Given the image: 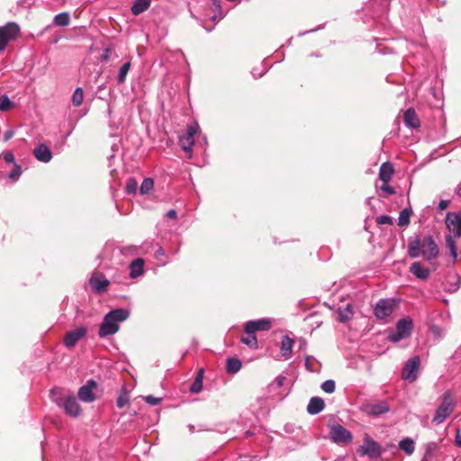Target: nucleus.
<instances>
[{"mask_svg":"<svg viewBox=\"0 0 461 461\" xmlns=\"http://www.w3.org/2000/svg\"><path fill=\"white\" fill-rule=\"evenodd\" d=\"M408 254L412 258L421 256L425 260H431L438 256V247L431 236L415 239L409 243Z\"/></svg>","mask_w":461,"mask_h":461,"instance_id":"nucleus-1","label":"nucleus"},{"mask_svg":"<svg viewBox=\"0 0 461 461\" xmlns=\"http://www.w3.org/2000/svg\"><path fill=\"white\" fill-rule=\"evenodd\" d=\"M129 317V312L125 309L119 308L106 313L99 327L98 336L106 338L115 334L120 329V323L126 321Z\"/></svg>","mask_w":461,"mask_h":461,"instance_id":"nucleus-2","label":"nucleus"},{"mask_svg":"<svg viewBox=\"0 0 461 461\" xmlns=\"http://www.w3.org/2000/svg\"><path fill=\"white\" fill-rule=\"evenodd\" d=\"M446 226L449 234L446 236V245L451 256L456 258V240L461 237V212H447Z\"/></svg>","mask_w":461,"mask_h":461,"instance_id":"nucleus-3","label":"nucleus"},{"mask_svg":"<svg viewBox=\"0 0 461 461\" xmlns=\"http://www.w3.org/2000/svg\"><path fill=\"white\" fill-rule=\"evenodd\" d=\"M52 400L70 417L77 418L81 414V407L74 394L56 396V389L50 392Z\"/></svg>","mask_w":461,"mask_h":461,"instance_id":"nucleus-4","label":"nucleus"},{"mask_svg":"<svg viewBox=\"0 0 461 461\" xmlns=\"http://www.w3.org/2000/svg\"><path fill=\"white\" fill-rule=\"evenodd\" d=\"M455 404V399L451 392L447 391L444 393L442 402L436 410L435 415L433 417V422L436 424L444 422L446 419L448 418L453 412Z\"/></svg>","mask_w":461,"mask_h":461,"instance_id":"nucleus-5","label":"nucleus"},{"mask_svg":"<svg viewBox=\"0 0 461 461\" xmlns=\"http://www.w3.org/2000/svg\"><path fill=\"white\" fill-rule=\"evenodd\" d=\"M413 329V322L411 318L406 317L396 322L395 331L388 335V339L392 342H399L400 340L410 337Z\"/></svg>","mask_w":461,"mask_h":461,"instance_id":"nucleus-6","label":"nucleus"},{"mask_svg":"<svg viewBox=\"0 0 461 461\" xmlns=\"http://www.w3.org/2000/svg\"><path fill=\"white\" fill-rule=\"evenodd\" d=\"M357 453L360 456H366L370 459L377 458L382 454L381 446L374 440L369 435L366 434L364 437V443L357 448Z\"/></svg>","mask_w":461,"mask_h":461,"instance_id":"nucleus-7","label":"nucleus"},{"mask_svg":"<svg viewBox=\"0 0 461 461\" xmlns=\"http://www.w3.org/2000/svg\"><path fill=\"white\" fill-rule=\"evenodd\" d=\"M20 28L15 23H8L0 27V50H4L7 44L17 38Z\"/></svg>","mask_w":461,"mask_h":461,"instance_id":"nucleus-8","label":"nucleus"},{"mask_svg":"<svg viewBox=\"0 0 461 461\" xmlns=\"http://www.w3.org/2000/svg\"><path fill=\"white\" fill-rule=\"evenodd\" d=\"M395 306V301L393 299H380L374 308V314L376 319L386 321L393 312Z\"/></svg>","mask_w":461,"mask_h":461,"instance_id":"nucleus-9","label":"nucleus"},{"mask_svg":"<svg viewBox=\"0 0 461 461\" xmlns=\"http://www.w3.org/2000/svg\"><path fill=\"white\" fill-rule=\"evenodd\" d=\"M420 364V359L418 356L407 360L402 371V378L406 381L414 382L417 379V373Z\"/></svg>","mask_w":461,"mask_h":461,"instance_id":"nucleus-10","label":"nucleus"},{"mask_svg":"<svg viewBox=\"0 0 461 461\" xmlns=\"http://www.w3.org/2000/svg\"><path fill=\"white\" fill-rule=\"evenodd\" d=\"M330 438L333 442L339 443H349L352 441V434L349 430L345 429L341 425H333L330 428Z\"/></svg>","mask_w":461,"mask_h":461,"instance_id":"nucleus-11","label":"nucleus"},{"mask_svg":"<svg viewBox=\"0 0 461 461\" xmlns=\"http://www.w3.org/2000/svg\"><path fill=\"white\" fill-rule=\"evenodd\" d=\"M362 411L369 416L377 417L387 413L390 411V407L386 402L381 401L378 402L366 403L363 405Z\"/></svg>","mask_w":461,"mask_h":461,"instance_id":"nucleus-12","label":"nucleus"},{"mask_svg":"<svg viewBox=\"0 0 461 461\" xmlns=\"http://www.w3.org/2000/svg\"><path fill=\"white\" fill-rule=\"evenodd\" d=\"M97 386V384L95 381L90 379L86 382V384L81 386L78 390V397L81 401L85 402H92L95 401V396L93 392L94 389H95Z\"/></svg>","mask_w":461,"mask_h":461,"instance_id":"nucleus-13","label":"nucleus"},{"mask_svg":"<svg viewBox=\"0 0 461 461\" xmlns=\"http://www.w3.org/2000/svg\"><path fill=\"white\" fill-rule=\"evenodd\" d=\"M86 334V329L84 327L77 328L76 330L67 332L64 338V345L67 348L74 347L79 339L85 337Z\"/></svg>","mask_w":461,"mask_h":461,"instance_id":"nucleus-14","label":"nucleus"},{"mask_svg":"<svg viewBox=\"0 0 461 461\" xmlns=\"http://www.w3.org/2000/svg\"><path fill=\"white\" fill-rule=\"evenodd\" d=\"M271 328V321L268 319L249 321L245 324L246 333H255L258 330H268Z\"/></svg>","mask_w":461,"mask_h":461,"instance_id":"nucleus-15","label":"nucleus"},{"mask_svg":"<svg viewBox=\"0 0 461 461\" xmlns=\"http://www.w3.org/2000/svg\"><path fill=\"white\" fill-rule=\"evenodd\" d=\"M89 283L92 289L96 293L104 292L109 285V281L105 277L97 275L92 276Z\"/></svg>","mask_w":461,"mask_h":461,"instance_id":"nucleus-16","label":"nucleus"},{"mask_svg":"<svg viewBox=\"0 0 461 461\" xmlns=\"http://www.w3.org/2000/svg\"><path fill=\"white\" fill-rule=\"evenodd\" d=\"M33 154L39 161H41L44 163L50 161V159L52 158V154H51L50 149L45 144L38 145L34 149Z\"/></svg>","mask_w":461,"mask_h":461,"instance_id":"nucleus-17","label":"nucleus"},{"mask_svg":"<svg viewBox=\"0 0 461 461\" xmlns=\"http://www.w3.org/2000/svg\"><path fill=\"white\" fill-rule=\"evenodd\" d=\"M410 272L420 280H426L429 276V270L420 262L412 263L410 267Z\"/></svg>","mask_w":461,"mask_h":461,"instance_id":"nucleus-18","label":"nucleus"},{"mask_svg":"<svg viewBox=\"0 0 461 461\" xmlns=\"http://www.w3.org/2000/svg\"><path fill=\"white\" fill-rule=\"evenodd\" d=\"M403 121L405 125L410 128L415 129L420 127V120L418 119L413 108H409L405 111L403 114Z\"/></svg>","mask_w":461,"mask_h":461,"instance_id":"nucleus-19","label":"nucleus"},{"mask_svg":"<svg viewBox=\"0 0 461 461\" xmlns=\"http://www.w3.org/2000/svg\"><path fill=\"white\" fill-rule=\"evenodd\" d=\"M325 407L324 401L320 397H312L307 406V411L312 415L320 413Z\"/></svg>","mask_w":461,"mask_h":461,"instance_id":"nucleus-20","label":"nucleus"},{"mask_svg":"<svg viewBox=\"0 0 461 461\" xmlns=\"http://www.w3.org/2000/svg\"><path fill=\"white\" fill-rule=\"evenodd\" d=\"M294 345V339L288 336H284L281 340L280 349L282 356L288 359L292 355V348Z\"/></svg>","mask_w":461,"mask_h":461,"instance_id":"nucleus-21","label":"nucleus"},{"mask_svg":"<svg viewBox=\"0 0 461 461\" xmlns=\"http://www.w3.org/2000/svg\"><path fill=\"white\" fill-rule=\"evenodd\" d=\"M393 174V167L389 162H384L382 164L379 169V178L384 182L388 183Z\"/></svg>","mask_w":461,"mask_h":461,"instance_id":"nucleus-22","label":"nucleus"},{"mask_svg":"<svg viewBox=\"0 0 461 461\" xmlns=\"http://www.w3.org/2000/svg\"><path fill=\"white\" fill-rule=\"evenodd\" d=\"M144 260L142 258H137L133 260L130 265V276L136 278L143 273Z\"/></svg>","mask_w":461,"mask_h":461,"instance_id":"nucleus-23","label":"nucleus"},{"mask_svg":"<svg viewBox=\"0 0 461 461\" xmlns=\"http://www.w3.org/2000/svg\"><path fill=\"white\" fill-rule=\"evenodd\" d=\"M149 5L150 0H135L131 6V12L134 15H139L146 11Z\"/></svg>","mask_w":461,"mask_h":461,"instance_id":"nucleus-24","label":"nucleus"},{"mask_svg":"<svg viewBox=\"0 0 461 461\" xmlns=\"http://www.w3.org/2000/svg\"><path fill=\"white\" fill-rule=\"evenodd\" d=\"M338 314L339 320L341 322H346L350 320L354 315L351 304L348 303L345 307L339 308Z\"/></svg>","mask_w":461,"mask_h":461,"instance_id":"nucleus-25","label":"nucleus"},{"mask_svg":"<svg viewBox=\"0 0 461 461\" xmlns=\"http://www.w3.org/2000/svg\"><path fill=\"white\" fill-rule=\"evenodd\" d=\"M399 447L410 456L414 452L415 443L411 438H406L399 442Z\"/></svg>","mask_w":461,"mask_h":461,"instance_id":"nucleus-26","label":"nucleus"},{"mask_svg":"<svg viewBox=\"0 0 461 461\" xmlns=\"http://www.w3.org/2000/svg\"><path fill=\"white\" fill-rule=\"evenodd\" d=\"M241 368V362L238 358L230 357L227 360L226 370L228 373L235 374Z\"/></svg>","mask_w":461,"mask_h":461,"instance_id":"nucleus-27","label":"nucleus"},{"mask_svg":"<svg viewBox=\"0 0 461 461\" xmlns=\"http://www.w3.org/2000/svg\"><path fill=\"white\" fill-rule=\"evenodd\" d=\"M247 336H244L241 338V342L247 346H249L250 348H258V339L255 335V333H246Z\"/></svg>","mask_w":461,"mask_h":461,"instance_id":"nucleus-28","label":"nucleus"},{"mask_svg":"<svg viewBox=\"0 0 461 461\" xmlns=\"http://www.w3.org/2000/svg\"><path fill=\"white\" fill-rule=\"evenodd\" d=\"M69 14L68 13H60L54 17V23L57 26H67L69 23Z\"/></svg>","mask_w":461,"mask_h":461,"instance_id":"nucleus-29","label":"nucleus"},{"mask_svg":"<svg viewBox=\"0 0 461 461\" xmlns=\"http://www.w3.org/2000/svg\"><path fill=\"white\" fill-rule=\"evenodd\" d=\"M14 106V103L6 95L0 96V111L6 112Z\"/></svg>","mask_w":461,"mask_h":461,"instance_id":"nucleus-30","label":"nucleus"},{"mask_svg":"<svg viewBox=\"0 0 461 461\" xmlns=\"http://www.w3.org/2000/svg\"><path fill=\"white\" fill-rule=\"evenodd\" d=\"M194 140L190 136L185 135V137H182L180 139L181 148L186 152H192V147L194 146Z\"/></svg>","mask_w":461,"mask_h":461,"instance_id":"nucleus-31","label":"nucleus"},{"mask_svg":"<svg viewBox=\"0 0 461 461\" xmlns=\"http://www.w3.org/2000/svg\"><path fill=\"white\" fill-rule=\"evenodd\" d=\"M130 68H131L130 61L126 62L125 64H123L121 67L119 73H118V77H117L118 84H123L125 82L127 74L130 70Z\"/></svg>","mask_w":461,"mask_h":461,"instance_id":"nucleus-32","label":"nucleus"},{"mask_svg":"<svg viewBox=\"0 0 461 461\" xmlns=\"http://www.w3.org/2000/svg\"><path fill=\"white\" fill-rule=\"evenodd\" d=\"M84 100V92L81 87L76 88L72 95V104L74 106H80Z\"/></svg>","mask_w":461,"mask_h":461,"instance_id":"nucleus-33","label":"nucleus"},{"mask_svg":"<svg viewBox=\"0 0 461 461\" xmlns=\"http://www.w3.org/2000/svg\"><path fill=\"white\" fill-rule=\"evenodd\" d=\"M153 185L154 182L152 178H145L140 185V192L142 194H148L153 188Z\"/></svg>","mask_w":461,"mask_h":461,"instance_id":"nucleus-34","label":"nucleus"},{"mask_svg":"<svg viewBox=\"0 0 461 461\" xmlns=\"http://www.w3.org/2000/svg\"><path fill=\"white\" fill-rule=\"evenodd\" d=\"M410 223V211L408 209H404L401 212L400 216L398 218V225L399 226H406Z\"/></svg>","mask_w":461,"mask_h":461,"instance_id":"nucleus-35","label":"nucleus"},{"mask_svg":"<svg viewBox=\"0 0 461 461\" xmlns=\"http://www.w3.org/2000/svg\"><path fill=\"white\" fill-rule=\"evenodd\" d=\"M212 8H213L212 11L214 12V15L212 17V20L216 21L218 15H219V18L221 19L223 15L221 14V7L220 1L212 0Z\"/></svg>","mask_w":461,"mask_h":461,"instance_id":"nucleus-36","label":"nucleus"},{"mask_svg":"<svg viewBox=\"0 0 461 461\" xmlns=\"http://www.w3.org/2000/svg\"><path fill=\"white\" fill-rule=\"evenodd\" d=\"M321 389L327 393H332L335 391L336 384L334 380H326L321 384Z\"/></svg>","mask_w":461,"mask_h":461,"instance_id":"nucleus-37","label":"nucleus"},{"mask_svg":"<svg viewBox=\"0 0 461 461\" xmlns=\"http://www.w3.org/2000/svg\"><path fill=\"white\" fill-rule=\"evenodd\" d=\"M203 389V381L200 378H195L193 384H191L189 390L193 393H198Z\"/></svg>","mask_w":461,"mask_h":461,"instance_id":"nucleus-38","label":"nucleus"},{"mask_svg":"<svg viewBox=\"0 0 461 461\" xmlns=\"http://www.w3.org/2000/svg\"><path fill=\"white\" fill-rule=\"evenodd\" d=\"M138 183L134 178H130L126 183V192L128 194H135L137 190Z\"/></svg>","mask_w":461,"mask_h":461,"instance_id":"nucleus-39","label":"nucleus"},{"mask_svg":"<svg viewBox=\"0 0 461 461\" xmlns=\"http://www.w3.org/2000/svg\"><path fill=\"white\" fill-rule=\"evenodd\" d=\"M138 251V249L136 246H125L121 249V252L124 256L128 255H136Z\"/></svg>","mask_w":461,"mask_h":461,"instance_id":"nucleus-40","label":"nucleus"},{"mask_svg":"<svg viewBox=\"0 0 461 461\" xmlns=\"http://www.w3.org/2000/svg\"><path fill=\"white\" fill-rule=\"evenodd\" d=\"M21 174H22L21 167L18 164L14 163V170H12L10 172L9 178H11L13 180H16L21 176Z\"/></svg>","mask_w":461,"mask_h":461,"instance_id":"nucleus-41","label":"nucleus"},{"mask_svg":"<svg viewBox=\"0 0 461 461\" xmlns=\"http://www.w3.org/2000/svg\"><path fill=\"white\" fill-rule=\"evenodd\" d=\"M144 400L148 404L155 406L161 402L162 398L148 395L144 398Z\"/></svg>","mask_w":461,"mask_h":461,"instance_id":"nucleus-42","label":"nucleus"},{"mask_svg":"<svg viewBox=\"0 0 461 461\" xmlns=\"http://www.w3.org/2000/svg\"><path fill=\"white\" fill-rule=\"evenodd\" d=\"M197 130H198V124L196 122L190 124L187 127L186 135L194 138L197 132Z\"/></svg>","mask_w":461,"mask_h":461,"instance_id":"nucleus-43","label":"nucleus"},{"mask_svg":"<svg viewBox=\"0 0 461 461\" xmlns=\"http://www.w3.org/2000/svg\"><path fill=\"white\" fill-rule=\"evenodd\" d=\"M3 158L5 159V162L7 163H12L14 165L15 163V158H14V156L12 152L10 151H7V152H5L3 154Z\"/></svg>","mask_w":461,"mask_h":461,"instance_id":"nucleus-44","label":"nucleus"},{"mask_svg":"<svg viewBox=\"0 0 461 461\" xmlns=\"http://www.w3.org/2000/svg\"><path fill=\"white\" fill-rule=\"evenodd\" d=\"M376 221L378 224H391L392 223L391 218L386 215L378 217Z\"/></svg>","mask_w":461,"mask_h":461,"instance_id":"nucleus-45","label":"nucleus"},{"mask_svg":"<svg viewBox=\"0 0 461 461\" xmlns=\"http://www.w3.org/2000/svg\"><path fill=\"white\" fill-rule=\"evenodd\" d=\"M381 190L387 193L388 194H394V189L393 187H391L388 183H384L381 185Z\"/></svg>","mask_w":461,"mask_h":461,"instance_id":"nucleus-46","label":"nucleus"},{"mask_svg":"<svg viewBox=\"0 0 461 461\" xmlns=\"http://www.w3.org/2000/svg\"><path fill=\"white\" fill-rule=\"evenodd\" d=\"M127 402H128L127 398L125 396L121 395L118 397V399L116 401V404H117L118 408H123L126 405Z\"/></svg>","mask_w":461,"mask_h":461,"instance_id":"nucleus-47","label":"nucleus"},{"mask_svg":"<svg viewBox=\"0 0 461 461\" xmlns=\"http://www.w3.org/2000/svg\"><path fill=\"white\" fill-rule=\"evenodd\" d=\"M285 377L283 376V375H278L276 379H275V384H276L277 387H282L285 384Z\"/></svg>","mask_w":461,"mask_h":461,"instance_id":"nucleus-48","label":"nucleus"},{"mask_svg":"<svg viewBox=\"0 0 461 461\" xmlns=\"http://www.w3.org/2000/svg\"><path fill=\"white\" fill-rule=\"evenodd\" d=\"M14 134V131L13 130L6 131L4 134V140L8 141L9 140H11L13 138Z\"/></svg>","mask_w":461,"mask_h":461,"instance_id":"nucleus-49","label":"nucleus"},{"mask_svg":"<svg viewBox=\"0 0 461 461\" xmlns=\"http://www.w3.org/2000/svg\"><path fill=\"white\" fill-rule=\"evenodd\" d=\"M455 443L456 446L461 447V431L459 429H456V431Z\"/></svg>","mask_w":461,"mask_h":461,"instance_id":"nucleus-50","label":"nucleus"},{"mask_svg":"<svg viewBox=\"0 0 461 461\" xmlns=\"http://www.w3.org/2000/svg\"><path fill=\"white\" fill-rule=\"evenodd\" d=\"M448 204H449L448 201L441 200L438 203V209L443 211L448 207Z\"/></svg>","mask_w":461,"mask_h":461,"instance_id":"nucleus-51","label":"nucleus"},{"mask_svg":"<svg viewBox=\"0 0 461 461\" xmlns=\"http://www.w3.org/2000/svg\"><path fill=\"white\" fill-rule=\"evenodd\" d=\"M167 217L170 219H176V211L174 209L169 210L167 212Z\"/></svg>","mask_w":461,"mask_h":461,"instance_id":"nucleus-52","label":"nucleus"},{"mask_svg":"<svg viewBox=\"0 0 461 461\" xmlns=\"http://www.w3.org/2000/svg\"><path fill=\"white\" fill-rule=\"evenodd\" d=\"M195 378H200V380L203 381V368H201L198 371Z\"/></svg>","mask_w":461,"mask_h":461,"instance_id":"nucleus-53","label":"nucleus"},{"mask_svg":"<svg viewBox=\"0 0 461 461\" xmlns=\"http://www.w3.org/2000/svg\"><path fill=\"white\" fill-rule=\"evenodd\" d=\"M456 192L457 195L461 196V184L458 185Z\"/></svg>","mask_w":461,"mask_h":461,"instance_id":"nucleus-54","label":"nucleus"},{"mask_svg":"<svg viewBox=\"0 0 461 461\" xmlns=\"http://www.w3.org/2000/svg\"><path fill=\"white\" fill-rule=\"evenodd\" d=\"M308 361H309V357H306V359H305V366H306V367H307L309 370H311V368H310V364H308Z\"/></svg>","mask_w":461,"mask_h":461,"instance_id":"nucleus-55","label":"nucleus"},{"mask_svg":"<svg viewBox=\"0 0 461 461\" xmlns=\"http://www.w3.org/2000/svg\"><path fill=\"white\" fill-rule=\"evenodd\" d=\"M459 282H460L459 277H457V283L456 284V287L451 290L452 292L456 291V289L458 288Z\"/></svg>","mask_w":461,"mask_h":461,"instance_id":"nucleus-56","label":"nucleus"},{"mask_svg":"<svg viewBox=\"0 0 461 461\" xmlns=\"http://www.w3.org/2000/svg\"><path fill=\"white\" fill-rule=\"evenodd\" d=\"M251 435H252V433L250 431L246 432V437H250Z\"/></svg>","mask_w":461,"mask_h":461,"instance_id":"nucleus-57","label":"nucleus"},{"mask_svg":"<svg viewBox=\"0 0 461 461\" xmlns=\"http://www.w3.org/2000/svg\"><path fill=\"white\" fill-rule=\"evenodd\" d=\"M189 429L193 430L194 429V426L193 425H189Z\"/></svg>","mask_w":461,"mask_h":461,"instance_id":"nucleus-58","label":"nucleus"},{"mask_svg":"<svg viewBox=\"0 0 461 461\" xmlns=\"http://www.w3.org/2000/svg\"><path fill=\"white\" fill-rule=\"evenodd\" d=\"M190 13H191V16H192V17L196 18V17L194 16V14L191 11H190Z\"/></svg>","mask_w":461,"mask_h":461,"instance_id":"nucleus-59","label":"nucleus"},{"mask_svg":"<svg viewBox=\"0 0 461 461\" xmlns=\"http://www.w3.org/2000/svg\"><path fill=\"white\" fill-rule=\"evenodd\" d=\"M103 59H108V56H107V55H104Z\"/></svg>","mask_w":461,"mask_h":461,"instance_id":"nucleus-60","label":"nucleus"},{"mask_svg":"<svg viewBox=\"0 0 461 461\" xmlns=\"http://www.w3.org/2000/svg\"><path fill=\"white\" fill-rule=\"evenodd\" d=\"M421 461H429V460H428V459H426V458H423Z\"/></svg>","mask_w":461,"mask_h":461,"instance_id":"nucleus-61","label":"nucleus"}]
</instances>
